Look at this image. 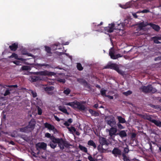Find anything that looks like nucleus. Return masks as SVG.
Here are the masks:
<instances>
[{"label": "nucleus", "instance_id": "1", "mask_svg": "<svg viewBox=\"0 0 161 161\" xmlns=\"http://www.w3.org/2000/svg\"><path fill=\"white\" fill-rule=\"evenodd\" d=\"M65 105L70 106L75 110L78 109L80 111H84L86 109L85 106L77 101L68 103H66Z\"/></svg>", "mask_w": 161, "mask_h": 161}, {"label": "nucleus", "instance_id": "2", "mask_svg": "<svg viewBox=\"0 0 161 161\" xmlns=\"http://www.w3.org/2000/svg\"><path fill=\"white\" fill-rule=\"evenodd\" d=\"M140 90L143 92L145 93L150 92L154 93L157 91L156 89L153 88L152 85H148L147 86H143L140 88Z\"/></svg>", "mask_w": 161, "mask_h": 161}, {"label": "nucleus", "instance_id": "3", "mask_svg": "<svg viewBox=\"0 0 161 161\" xmlns=\"http://www.w3.org/2000/svg\"><path fill=\"white\" fill-rule=\"evenodd\" d=\"M107 131L108 132L110 140H114L115 136L117 135L116 133L117 129L116 127H112L110 129H107Z\"/></svg>", "mask_w": 161, "mask_h": 161}, {"label": "nucleus", "instance_id": "4", "mask_svg": "<svg viewBox=\"0 0 161 161\" xmlns=\"http://www.w3.org/2000/svg\"><path fill=\"white\" fill-rule=\"evenodd\" d=\"M104 69H114L120 74H122V71L120 69L118 65L116 64L109 63L104 67Z\"/></svg>", "mask_w": 161, "mask_h": 161}, {"label": "nucleus", "instance_id": "5", "mask_svg": "<svg viewBox=\"0 0 161 161\" xmlns=\"http://www.w3.org/2000/svg\"><path fill=\"white\" fill-rule=\"evenodd\" d=\"M32 74L36 75H47V76H54L56 74V73L53 72H50L46 70L40 71L36 72H33Z\"/></svg>", "mask_w": 161, "mask_h": 161}, {"label": "nucleus", "instance_id": "6", "mask_svg": "<svg viewBox=\"0 0 161 161\" xmlns=\"http://www.w3.org/2000/svg\"><path fill=\"white\" fill-rule=\"evenodd\" d=\"M105 120L107 124L111 127H114L116 124V121L114 117L109 116L106 117Z\"/></svg>", "mask_w": 161, "mask_h": 161}, {"label": "nucleus", "instance_id": "7", "mask_svg": "<svg viewBox=\"0 0 161 161\" xmlns=\"http://www.w3.org/2000/svg\"><path fill=\"white\" fill-rule=\"evenodd\" d=\"M99 141L100 144L102 146L105 145L108 146L111 144V142L109 139H107L103 137H99Z\"/></svg>", "mask_w": 161, "mask_h": 161}, {"label": "nucleus", "instance_id": "8", "mask_svg": "<svg viewBox=\"0 0 161 161\" xmlns=\"http://www.w3.org/2000/svg\"><path fill=\"white\" fill-rule=\"evenodd\" d=\"M112 153L115 157H119L122 154L121 150L117 147L114 148L112 151Z\"/></svg>", "mask_w": 161, "mask_h": 161}, {"label": "nucleus", "instance_id": "9", "mask_svg": "<svg viewBox=\"0 0 161 161\" xmlns=\"http://www.w3.org/2000/svg\"><path fill=\"white\" fill-rule=\"evenodd\" d=\"M114 53L115 52L114 50L113 49V48H111L109 50V54L111 58L112 59H115L122 56L120 54L115 55Z\"/></svg>", "mask_w": 161, "mask_h": 161}, {"label": "nucleus", "instance_id": "10", "mask_svg": "<svg viewBox=\"0 0 161 161\" xmlns=\"http://www.w3.org/2000/svg\"><path fill=\"white\" fill-rule=\"evenodd\" d=\"M77 81L80 84L83 85L85 87L88 89L91 88L90 84H88L85 80L82 78H79L77 79Z\"/></svg>", "mask_w": 161, "mask_h": 161}, {"label": "nucleus", "instance_id": "11", "mask_svg": "<svg viewBox=\"0 0 161 161\" xmlns=\"http://www.w3.org/2000/svg\"><path fill=\"white\" fill-rule=\"evenodd\" d=\"M114 26L115 24L114 23H112L110 24H109L108 26L104 28L105 31L108 33L113 32L114 30Z\"/></svg>", "mask_w": 161, "mask_h": 161}, {"label": "nucleus", "instance_id": "12", "mask_svg": "<svg viewBox=\"0 0 161 161\" xmlns=\"http://www.w3.org/2000/svg\"><path fill=\"white\" fill-rule=\"evenodd\" d=\"M36 146L37 150H38V148L45 150L47 147V144L44 142L38 143L36 144Z\"/></svg>", "mask_w": 161, "mask_h": 161}, {"label": "nucleus", "instance_id": "13", "mask_svg": "<svg viewBox=\"0 0 161 161\" xmlns=\"http://www.w3.org/2000/svg\"><path fill=\"white\" fill-rule=\"evenodd\" d=\"M36 122L35 119H32L29 123V125L27 126L31 130H33L35 126Z\"/></svg>", "mask_w": 161, "mask_h": 161}, {"label": "nucleus", "instance_id": "14", "mask_svg": "<svg viewBox=\"0 0 161 161\" xmlns=\"http://www.w3.org/2000/svg\"><path fill=\"white\" fill-rule=\"evenodd\" d=\"M148 25H150L153 29L157 31H159L160 30V27L158 25L150 23L148 24Z\"/></svg>", "mask_w": 161, "mask_h": 161}, {"label": "nucleus", "instance_id": "15", "mask_svg": "<svg viewBox=\"0 0 161 161\" xmlns=\"http://www.w3.org/2000/svg\"><path fill=\"white\" fill-rule=\"evenodd\" d=\"M152 38L154 43L158 44L161 43V42L158 41V40H161V36H155L152 37Z\"/></svg>", "mask_w": 161, "mask_h": 161}, {"label": "nucleus", "instance_id": "16", "mask_svg": "<svg viewBox=\"0 0 161 161\" xmlns=\"http://www.w3.org/2000/svg\"><path fill=\"white\" fill-rule=\"evenodd\" d=\"M9 48L10 50L13 51H15L18 47L17 43H14L12 44L11 45L9 46Z\"/></svg>", "mask_w": 161, "mask_h": 161}, {"label": "nucleus", "instance_id": "17", "mask_svg": "<svg viewBox=\"0 0 161 161\" xmlns=\"http://www.w3.org/2000/svg\"><path fill=\"white\" fill-rule=\"evenodd\" d=\"M44 125L45 128H47L49 130H54L55 129L54 126L47 122L45 123Z\"/></svg>", "mask_w": 161, "mask_h": 161}, {"label": "nucleus", "instance_id": "18", "mask_svg": "<svg viewBox=\"0 0 161 161\" xmlns=\"http://www.w3.org/2000/svg\"><path fill=\"white\" fill-rule=\"evenodd\" d=\"M117 135H119L122 138L126 137L127 136L126 133L124 130H121L119 133H117Z\"/></svg>", "mask_w": 161, "mask_h": 161}, {"label": "nucleus", "instance_id": "19", "mask_svg": "<svg viewBox=\"0 0 161 161\" xmlns=\"http://www.w3.org/2000/svg\"><path fill=\"white\" fill-rule=\"evenodd\" d=\"M57 143L58 144V145L60 149L61 150H63L64 149V144L63 143V142L64 143V140L62 138L59 139V141H58Z\"/></svg>", "mask_w": 161, "mask_h": 161}, {"label": "nucleus", "instance_id": "20", "mask_svg": "<svg viewBox=\"0 0 161 161\" xmlns=\"http://www.w3.org/2000/svg\"><path fill=\"white\" fill-rule=\"evenodd\" d=\"M140 30H141L143 29L144 27L148 25V24H147V23H145L144 21L141 22L137 24Z\"/></svg>", "mask_w": 161, "mask_h": 161}, {"label": "nucleus", "instance_id": "21", "mask_svg": "<svg viewBox=\"0 0 161 161\" xmlns=\"http://www.w3.org/2000/svg\"><path fill=\"white\" fill-rule=\"evenodd\" d=\"M54 88V87L52 86L47 87L44 88V90L45 91L47 92L48 94H51L52 93L51 92H50L53 90Z\"/></svg>", "mask_w": 161, "mask_h": 161}, {"label": "nucleus", "instance_id": "22", "mask_svg": "<svg viewBox=\"0 0 161 161\" xmlns=\"http://www.w3.org/2000/svg\"><path fill=\"white\" fill-rule=\"evenodd\" d=\"M142 117L144 119L147 120L152 122L153 120V119H152L151 115H147L146 114L143 115Z\"/></svg>", "mask_w": 161, "mask_h": 161}, {"label": "nucleus", "instance_id": "23", "mask_svg": "<svg viewBox=\"0 0 161 161\" xmlns=\"http://www.w3.org/2000/svg\"><path fill=\"white\" fill-rule=\"evenodd\" d=\"M94 23L93 24V25H94V28L95 29V30L97 31H101V29L100 28V26L103 25V22H100V23L98 24L97 25H94Z\"/></svg>", "mask_w": 161, "mask_h": 161}, {"label": "nucleus", "instance_id": "24", "mask_svg": "<svg viewBox=\"0 0 161 161\" xmlns=\"http://www.w3.org/2000/svg\"><path fill=\"white\" fill-rule=\"evenodd\" d=\"M35 65L38 67H42L43 66H45L48 68H49L50 67V65L49 64H46L45 63L44 64H38L36 63V64Z\"/></svg>", "mask_w": 161, "mask_h": 161}, {"label": "nucleus", "instance_id": "25", "mask_svg": "<svg viewBox=\"0 0 161 161\" xmlns=\"http://www.w3.org/2000/svg\"><path fill=\"white\" fill-rule=\"evenodd\" d=\"M123 29L124 27L123 26V24L121 23L118 24L117 26H116L115 27L114 26V29L120 31L123 30Z\"/></svg>", "mask_w": 161, "mask_h": 161}, {"label": "nucleus", "instance_id": "26", "mask_svg": "<svg viewBox=\"0 0 161 161\" xmlns=\"http://www.w3.org/2000/svg\"><path fill=\"white\" fill-rule=\"evenodd\" d=\"M117 118L119 123L123 124L125 123L126 122L125 119L121 116H117Z\"/></svg>", "mask_w": 161, "mask_h": 161}, {"label": "nucleus", "instance_id": "27", "mask_svg": "<svg viewBox=\"0 0 161 161\" xmlns=\"http://www.w3.org/2000/svg\"><path fill=\"white\" fill-rule=\"evenodd\" d=\"M59 109L61 112L65 113L67 114H68L69 113L68 112L67 110L64 107L62 106H59Z\"/></svg>", "mask_w": 161, "mask_h": 161}, {"label": "nucleus", "instance_id": "28", "mask_svg": "<svg viewBox=\"0 0 161 161\" xmlns=\"http://www.w3.org/2000/svg\"><path fill=\"white\" fill-rule=\"evenodd\" d=\"M31 80L33 82H36L38 80H41L42 79L39 76H32Z\"/></svg>", "mask_w": 161, "mask_h": 161}, {"label": "nucleus", "instance_id": "29", "mask_svg": "<svg viewBox=\"0 0 161 161\" xmlns=\"http://www.w3.org/2000/svg\"><path fill=\"white\" fill-rule=\"evenodd\" d=\"M29 93L34 98L36 97L37 96V94L35 91L30 90H29Z\"/></svg>", "mask_w": 161, "mask_h": 161}, {"label": "nucleus", "instance_id": "30", "mask_svg": "<svg viewBox=\"0 0 161 161\" xmlns=\"http://www.w3.org/2000/svg\"><path fill=\"white\" fill-rule=\"evenodd\" d=\"M29 128L28 126H26L25 127L20 128V130L22 132L28 133L30 131L29 130Z\"/></svg>", "mask_w": 161, "mask_h": 161}, {"label": "nucleus", "instance_id": "31", "mask_svg": "<svg viewBox=\"0 0 161 161\" xmlns=\"http://www.w3.org/2000/svg\"><path fill=\"white\" fill-rule=\"evenodd\" d=\"M88 145L89 146L93 147L94 148H96L97 147L96 144L92 140H90L88 142Z\"/></svg>", "mask_w": 161, "mask_h": 161}, {"label": "nucleus", "instance_id": "32", "mask_svg": "<svg viewBox=\"0 0 161 161\" xmlns=\"http://www.w3.org/2000/svg\"><path fill=\"white\" fill-rule=\"evenodd\" d=\"M152 123H153L159 127H161V122L158 120H157L155 119H153L152 120Z\"/></svg>", "mask_w": 161, "mask_h": 161}, {"label": "nucleus", "instance_id": "33", "mask_svg": "<svg viewBox=\"0 0 161 161\" xmlns=\"http://www.w3.org/2000/svg\"><path fill=\"white\" fill-rule=\"evenodd\" d=\"M79 149L82 151L87 153V149L86 147H85L80 145H79Z\"/></svg>", "mask_w": 161, "mask_h": 161}, {"label": "nucleus", "instance_id": "34", "mask_svg": "<svg viewBox=\"0 0 161 161\" xmlns=\"http://www.w3.org/2000/svg\"><path fill=\"white\" fill-rule=\"evenodd\" d=\"M120 7L124 9H126L130 7L131 4L130 2L127 3L125 5H121Z\"/></svg>", "mask_w": 161, "mask_h": 161}, {"label": "nucleus", "instance_id": "35", "mask_svg": "<svg viewBox=\"0 0 161 161\" xmlns=\"http://www.w3.org/2000/svg\"><path fill=\"white\" fill-rule=\"evenodd\" d=\"M59 138H56L53 136H52L50 139L53 143H57L59 141Z\"/></svg>", "mask_w": 161, "mask_h": 161}, {"label": "nucleus", "instance_id": "36", "mask_svg": "<svg viewBox=\"0 0 161 161\" xmlns=\"http://www.w3.org/2000/svg\"><path fill=\"white\" fill-rule=\"evenodd\" d=\"M89 111L92 115L96 116L99 115V114L98 112L96 111H93L92 109H89Z\"/></svg>", "mask_w": 161, "mask_h": 161}, {"label": "nucleus", "instance_id": "37", "mask_svg": "<svg viewBox=\"0 0 161 161\" xmlns=\"http://www.w3.org/2000/svg\"><path fill=\"white\" fill-rule=\"evenodd\" d=\"M59 45V43L54 44V45H53L52 46V49L54 50H55L57 49H61V48H57V47H58V46Z\"/></svg>", "mask_w": 161, "mask_h": 161}, {"label": "nucleus", "instance_id": "38", "mask_svg": "<svg viewBox=\"0 0 161 161\" xmlns=\"http://www.w3.org/2000/svg\"><path fill=\"white\" fill-rule=\"evenodd\" d=\"M76 66L77 69L80 71L82 70L83 69V67L82 66V65L80 63H77Z\"/></svg>", "mask_w": 161, "mask_h": 161}, {"label": "nucleus", "instance_id": "39", "mask_svg": "<svg viewBox=\"0 0 161 161\" xmlns=\"http://www.w3.org/2000/svg\"><path fill=\"white\" fill-rule=\"evenodd\" d=\"M69 131L71 132H75L76 131V129L73 126H71L70 127H67Z\"/></svg>", "mask_w": 161, "mask_h": 161}, {"label": "nucleus", "instance_id": "40", "mask_svg": "<svg viewBox=\"0 0 161 161\" xmlns=\"http://www.w3.org/2000/svg\"><path fill=\"white\" fill-rule=\"evenodd\" d=\"M122 156L123 158L124 161H131V160L129 159L126 156L125 153H123Z\"/></svg>", "mask_w": 161, "mask_h": 161}, {"label": "nucleus", "instance_id": "41", "mask_svg": "<svg viewBox=\"0 0 161 161\" xmlns=\"http://www.w3.org/2000/svg\"><path fill=\"white\" fill-rule=\"evenodd\" d=\"M132 92L130 90H129L127 92H124L123 93V94L126 96H128L131 94L132 93Z\"/></svg>", "mask_w": 161, "mask_h": 161}, {"label": "nucleus", "instance_id": "42", "mask_svg": "<svg viewBox=\"0 0 161 161\" xmlns=\"http://www.w3.org/2000/svg\"><path fill=\"white\" fill-rule=\"evenodd\" d=\"M30 69V68L29 66L25 65L23 66L21 68L23 70H28Z\"/></svg>", "mask_w": 161, "mask_h": 161}, {"label": "nucleus", "instance_id": "43", "mask_svg": "<svg viewBox=\"0 0 161 161\" xmlns=\"http://www.w3.org/2000/svg\"><path fill=\"white\" fill-rule=\"evenodd\" d=\"M10 58H14L15 59H17L18 58V56L17 54L15 53H13L11 56L9 57Z\"/></svg>", "mask_w": 161, "mask_h": 161}, {"label": "nucleus", "instance_id": "44", "mask_svg": "<svg viewBox=\"0 0 161 161\" xmlns=\"http://www.w3.org/2000/svg\"><path fill=\"white\" fill-rule=\"evenodd\" d=\"M63 143L64 144V147H65L66 148H68L70 146H71V145L69 143H68L67 142L65 141L64 140V143L63 142Z\"/></svg>", "mask_w": 161, "mask_h": 161}, {"label": "nucleus", "instance_id": "45", "mask_svg": "<svg viewBox=\"0 0 161 161\" xmlns=\"http://www.w3.org/2000/svg\"><path fill=\"white\" fill-rule=\"evenodd\" d=\"M70 92V90L69 88H67L64 91V93L67 95L69 94Z\"/></svg>", "mask_w": 161, "mask_h": 161}, {"label": "nucleus", "instance_id": "46", "mask_svg": "<svg viewBox=\"0 0 161 161\" xmlns=\"http://www.w3.org/2000/svg\"><path fill=\"white\" fill-rule=\"evenodd\" d=\"M49 145L53 149L55 148L57 146L56 143H54L50 142Z\"/></svg>", "mask_w": 161, "mask_h": 161}, {"label": "nucleus", "instance_id": "47", "mask_svg": "<svg viewBox=\"0 0 161 161\" xmlns=\"http://www.w3.org/2000/svg\"><path fill=\"white\" fill-rule=\"evenodd\" d=\"M45 49L46 51L48 53H51V49L50 47H49L47 46H45Z\"/></svg>", "mask_w": 161, "mask_h": 161}, {"label": "nucleus", "instance_id": "48", "mask_svg": "<svg viewBox=\"0 0 161 161\" xmlns=\"http://www.w3.org/2000/svg\"><path fill=\"white\" fill-rule=\"evenodd\" d=\"M106 90H101L100 91V92L101 93V95L103 96H105L106 97V96L107 95H106Z\"/></svg>", "mask_w": 161, "mask_h": 161}, {"label": "nucleus", "instance_id": "49", "mask_svg": "<svg viewBox=\"0 0 161 161\" xmlns=\"http://www.w3.org/2000/svg\"><path fill=\"white\" fill-rule=\"evenodd\" d=\"M103 146L101 145H99L97 147L98 150L100 152H102V151L103 150Z\"/></svg>", "mask_w": 161, "mask_h": 161}, {"label": "nucleus", "instance_id": "50", "mask_svg": "<svg viewBox=\"0 0 161 161\" xmlns=\"http://www.w3.org/2000/svg\"><path fill=\"white\" fill-rule=\"evenodd\" d=\"M57 81L59 82L64 83L65 82V80L64 79H59L57 80Z\"/></svg>", "mask_w": 161, "mask_h": 161}, {"label": "nucleus", "instance_id": "51", "mask_svg": "<svg viewBox=\"0 0 161 161\" xmlns=\"http://www.w3.org/2000/svg\"><path fill=\"white\" fill-rule=\"evenodd\" d=\"M38 114L39 115H41L42 113V110L41 108L39 107L37 108Z\"/></svg>", "mask_w": 161, "mask_h": 161}, {"label": "nucleus", "instance_id": "52", "mask_svg": "<svg viewBox=\"0 0 161 161\" xmlns=\"http://www.w3.org/2000/svg\"><path fill=\"white\" fill-rule=\"evenodd\" d=\"M10 93V92H9L8 89H7L6 90L4 93V96H6Z\"/></svg>", "mask_w": 161, "mask_h": 161}, {"label": "nucleus", "instance_id": "53", "mask_svg": "<svg viewBox=\"0 0 161 161\" xmlns=\"http://www.w3.org/2000/svg\"><path fill=\"white\" fill-rule=\"evenodd\" d=\"M88 159L90 161H95V159L91 155H89L88 157Z\"/></svg>", "mask_w": 161, "mask_h": 161}, {"label": "nucleus", "instance_id": "54", "mask_svg": "<svg viewBox=\"0 0 161 161\" xmlns=\"http://www.w3.org/2000/svg\"><path fill=\"white\" fill-rule=\"evenodd\" d=\"M52 136L51 134L48 133H47L45 134V136L47 138H49L50 139L51 138Z\"/></svg>", "mask_w": 161, "mask_h": 161}, {"label": "nucleus", "instance_id": "55", "mask_svg": "<svg viewBox=\"0 0 161 161\" xmlns=\"http://www.w3.org/2000/svg\"><path fill=\"white\" fill-rule=\"evenodd\" d=\"M129 150L128 147H125L124 149V153H128Z\"/></svg>", "mask_w": 161, "mask_h": 161}, {"label": "nucleus", "instance_id": "56", "mask_svg": "<svg viewBox=\"0 0 161 161\" xmlns=\"http://www.w3.org/2000/svg\"><path fill=\"white\" fill-rule=\"evenodd\" d=\"M117 126L120 129H124V127L121 125L120 123H118L117 124Z\"/></svg>", "mask_w": 161, "mask_h": 161}, {"label": "nucleus", "instance_id": "57", "mask_svg": "<svg viewBox=\"0 0 161 161\" xmlns=\"http://www.w3.org/2000/svg\"><path fill=\"white\" fill-rule=\"evenodd\" d=\"M136 136V134L135 133H132L131 136V139H134L135 138Z\"/></svg>", "mask_w": 161, "mask_h": 161}, {"label": "nucleus", "instance_id": "58", "mask_svg": "<svg viewBox=\"0 0 161 161\" xmlns=\"http://www.w3.org/2000/svg\"><path fill=\"white\" fill-rule=\"evenodd\" d=\"M13 63L17 65H21L20 63H21L19 61H17V60H15L13 61Z\"/></svg>", "mask_w": 161, "mask_h": 161}, {"label": "nucleus", "instance_id": "59", "mask_svg": "<svg viewBox=\"0 0 161 161\" xmlns=\"http://www.w3.org/2000/svg\"><path fill=\"white\" fill-rule=\"evenodd\" d=\"M150 11L148 9H143L142 11H141V12L142 13H147L148 12H149Z\"/></svg>", "mask_w": 161, "mask_h": 161}, {"label": "nucleus", "instance_id": "60", "mask_svg": "<svg viewBox=\"0 0 161 161\" xmlns=\"http://www.w3.org/2000/svg\"><path fill=\"white\" fill-rule=\"evenodd\" d=\"M23 55H28L29 56H31V57L32 56V54H31L30 53H26H26H23Z\"/></svg>", "mask_w": 161, "mask_h": 161}, {"label": "nucleus", "instance_id": "61", "mask_svg": "<svg viewBox=\"0 0 161 161\" xmlns=\"http://www.w3.org/2000/svg\"><path fill=\"white\" fill-rule=\"evenodd\" d=\"M7 86L9 87H14V88H16L18 87V86L17 85H8Z\"/></svg>", "mask_w": 161, "mask_h": 161}, {"label": "nucleus", "instance_id": "62", "mask_svg": "<svg viewBox=\"0 0 161 161\" xmlns=\"http://www.w3.org/2000/svg\"><path fill=\"white\" fill-rule=\"evenodd\" d=\"M106 97H107L108 98H109L110 99H113L114 98V97L113 96L107 95V96H106Z\"/></svg>", "mask_w": 161, "mask_h": 161}, {"label": "nucleus", "instance_id": "63", "mask_svg": "<svg viewBox=\"0 0 161 161\" xmlns=\"http://www.w3.org/2000/svg\"><path fill=\"white\" fill-rule=\"evenodd\" d=\"M54 118L57 121H58L59 122L60 121V119L57 116H54Z\"/></svg>", "mask_w": 161, "mask_h": 161}, {"label": "nucleus", "instance_id": "64", "mask_svg": "<svg viewBox=\"0 0 161 161\" xmlns=\"http://www.w3.org/2000/svg\"><path fill=\"white\" fill-rule=\"evenodd\" d=\"M73 120L72 119L70 118L69 119L67 120V122L69 123H71L72 122Z\"/></svg>", "mask_w": 161, "mask_h": 161}]
</instances>
